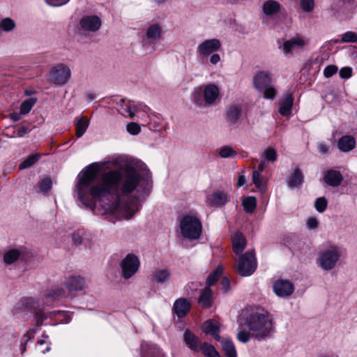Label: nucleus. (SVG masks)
<instances>
[{"label":"nucleus","instance_id":"nucleus-1","mask_svg":"<svg viewBox=\"0 0 357 357\" xmlns=\"http://www.w3.org/2000/svg\"><path fill=\"white\" fill-rule=\"evenodd\" d=\"M98 171L92 164L82 172L76 185L79 201L86 208L93 209L95 204L90 200L91 197L94 201L102 202L105 211L126 219L131 218L139 209L137 201L123 202L121 196L114 192L126 196L139 187L142 194L147 196L152 184L149 170L145 169L140 174L134 167L126 165L123 172L109 171L96 182Z\"/></svg>","mask_w":357,"mask_h":357},{"label":"nucleus","instance_id":"nucleus-2","mask_svg":"<svg viewBox=\"0 0 357 357\" xmlns=\"http://www.w3.org/2000/svg\"><path fill=\"white\" fill-rule=\"evenodd\" d=\"M245 325L250 331L252 337L259 341L270 337L274 332L272 321L266 315L259 312L248 314Z\"/></svg>","mask_w":357,"mask_h":357},{"label":"nucleus","instance_id":"nucleus-3","mask_svg":"<svg viewBox=\"0 0 357 357\" xmlns=\"http://www.w3.org/2000/svg\"><path fill=\"white\" fill-rule=\"evenodd\" d=\"M14 314L19 316L22 313L28 314L32 312L36 317V326H41L43 321L46 320L48 317H51L60 313V311H52L46 314L43 309L40 307L38 305V300L31 297H26L21 298L15 305L14 307Z\"/></svg>","mask_w":357,"mask_h":357},{"label":"nucleus","instance_id":"nucleus-4","mask_svg":"<svg viewBox=\"0 0 357 357\" xmlns=\"http://www.w3.org/2000/svg\"><path fill=\"white\" fill-rule=\"evenodd\" d=\"M180 229L182 236L190 240L198 239L202 231L200 220L196 215L186 214L180 219Z\"/></svg>","mask_w":357,"mask_h":357},{"label":"nucleus","instance_id":"nucleus-5","mask_svg":"<svg viewBox=\"0 0 357 357\" xmlns=\"http://www.w3.org/2000/svg\"><path fill=\"white\" fill-rule=\"evenodd\" d=\"M343 253L342 247L337 245H331L327 249L319 253V264L324 271L334 268Z\"/></svg>","mask_w":357,"mask_h":357},{"label":"nucleus","instance_id":"nucleus-6","mask_svg":"<svg viewBox=\"0 0 357 357\" xmlns=\"http://www.w3.org/2000/svg\"><path fill=\"white\" fill-rule=\"evenodd\" d=\"M257 268L255 250H249L241 255L236 266V272L243 277L250 276Z\"/></svg>","mask_w":357,"mask_h":357},{"label":"nucleus","instance_id":"nucleus-7","mask_svg":"<svg viewBox=\"0 0 357 357\" xmlns=\"http://www.w3.org/2000/svg\"><path fill=\"white\" fill-rule=\"evenodd\" d=\"M50 82L56 86H63L71 77V70L66 64L60 63L52 66L49 73Z\"/></svg>","mask_w":357,"mask_h":357},{"label":"nucleus","instance_id":"nucleus-8","mask_svg":"<svg viewBox=\"0 0 357 357\" xmlns=\"http://www.w3.org/2000/svg\"><path fill=\"white\" fill-rule=\"evenodd\" d=\"M119 265L121 269V277L128 280L138 271L140 261L136 255L129 253L121 260Z\"/></svg>","mask_w":357,"mask_h":357},{"label":"nucleus","instance_id":"nucleus-9","mask_svg":"<svg viewBox=\"0 0 357 357\" xmlns=\"http://www.w3.org/2000/svg\"><path fill=\"white\" fill-rule=\"evenodd\" d=\"M162 26L158 23L151 24L146 29V34L143 37V46L155 45L162 38Z\"/></svg>","mask_w":357,"mask_h":357},{"label":"nucleus","instance_id":"nucleus-10","mask_svg":"<svg viewBox=\"0 0 357 357\" xmlns=\"http://www.w3.org/2000/svg\"><path fill=\"white\" fill-rule=\"evenodd\" d=\"M220 47L221 43L220 40L216 38L208 39L198 45L197 52L202 58H204L218 51Z\"/></svg>","mask_w":357,"mask_h":357},{"label":"nucleus","instance_id":"nucleus-11","mask_svg":"<svg viewBox=\"0 0 357 357\" xmlns=\"http://www.w3.org/2000/svg\"><path fill=\"white\" fill-rule=\"evenodd\" d=\"M274 293L279 297H288L294 291V285L287 280L280 279L273 285Z\"/></svg>","mask_w":357,"mask_h":357},{"label":"nucleus","instance_id":"nucleus-12","mask_svg":"<svg viewBox=\"0 0 357 357\" xmlns=\"http://www.w3.org/2000/svg\"><path fill=\"white\" fill-rule=\"evenodd\" d=\"M102 25L101 19L98 15H85L79 20L80 28L86 31L96 32Z\"/></svg>","mask_w":357,"mask_h":357},{"label":"nucleus","instance_id":"nucleus-13","mask_svg":"<svg viewBox=\"0 0 357 357\" xmlns=\"http://www.w3.org/2000/svg\"><path fill=\"white\" fill-rule=\"evenodd\" d=\"M272 82L271 74L268 71H259L253 77V84L259 91H262L266 87L269 86Z\"/></svg>","mask_w":357,"mask_h":357},{"label":"nucleus","instance_id":"nucleus-14","mask_svg":"<svg viewBox=\"0 0 357 357\" xmlns=\"http://www.w3.org/2000/svg\"><path fill=\"white\" fill-rule=\"evenodd\" d=\"M241 114L242 105L238 103H232L227 108L225 119L228 123L235 124L241 118Z\"/></svg>","mask_w":357,"mask_h":357},{"label":"nucleus","instance_id":"nucleus-15","mask_svg":"<svg viewBox=\"0 0 357 357\" xmlns=\"http://www.w3.org/2000/svg\"><path fill=\"white\" fill-rule=\"evenodd\" d=\"M190 308V302L185 298H180L175 301L172 310L178 318H183L188 314Z\"/></svg>","mask_w":357,"mask_h":357},{"label":"nucleus","instance_id":"nucleus-16","mask_svg":"<svg viewBox=\"0 0 357 357\" xmlns=\"http://www.w3.org/2000/svg\"><path fill=\"white\" fill-rule=\"evenodd\" d=\"M324 181L329 186L338 187L343 181V176L339 171L329 169L324 173Z\"/></svg>","mask_w":357,"mask_h":357},{"label":"nucleus","instance_id":"nucleus-17","mask_svg":"<svg viewBox=\"0 0 357 357\" xmlns=\"http://www.w3.org/2000/svg\"><path fill=\"white\" fill-rule=\"evenodd\" d=\"M283 244L294 254L301 250L303 246V241L295 234L288 235L283 238Z\"/></svg>","mask_w":357,"mask_h":357},{"label":"nucleus","instance_id":"nucleus-18","mask_svg":"<svg viewBox=\"0 0 357 357\" xmlns=\"http://www.w3.org/2000/svg\"><path fill=\"white\" fill-rule=\"evenodd\" d=\"M202 330L206 334L213 336L216 340L219 341L220 340L219 335L220 326L218 321L213 319L204 321L202 324Z\"/></svg>","mask_w":357,"mask_h":357},{"label":"nucleus","instance_id":"nucleus-19","mask_svg":"<svg viewBox=\"0 0 357 357\" xmlns=\"http://www.w3.org/2000/svg\"><path fill=\"white\" fill-rule=\"evenodd\" d=\"M65 285L69 291H81L84 288L85 279L80 275L70 276L66 280Z\"/></svg>","mask_w":357,"mask_h":357},{"label":"nucleus","instance_id":"nucleus-20","mask_svg":"<svg viewBox=\"0 0 357 357\" xmlns=\"http://www.w3.org/2000/svg\"><path fill=\"white\" fill-rule=\"evenodd\" d=\"M183 339L187 346L193 351L197 352L199 351L200 344H202L199 337L195 335L189 329L184 331Z\"/></svg>","mask_w":357,"mask_h":357},{"label":"nucleus","instance_id":"nucleus-21","mask_svg":"<svg viewBox=\"0 0 357 357\" xmlns=\"http://www.w3.org/2000/svg\"><path fill=\"white\" fill-rule=\"evenodd\" d=\"M24 250L22 248L8 250L3 255V262L6 265L12 264L18 259H24Z\"/></svg>","mask_w":357,"mask_h":357},{"label":"nucleus","instance_id":"nucleus-22","mask_svg":"<svg viewBox=\"0 0 357 357\" xmlns=\"http://www.w3.org/2000/svg\"><path fill=\"white\" fill-rule=\"evenodd\" d=\"M220 93L219 88L214 84H209L204 90V100L206 104L212 105L215 102Z\"/></svg>","mask_w":357,"mask_h":357},{"label":"nucleus","instance_id":"nucleus-23","mask_svg":"<svg viewBox=\"0 0 357 357\" xmlns=\"http://www.w3.org/2000/svg\"><path fill=\"white\" fill-rule=\"evenodd\" d=\"M294 102V97L291 93H287L280 101L279 113L284 116L290 114Z\"/></svg>","mask_w":357,"mask_h":357},{"label":"nucleus","instance_id":"nucleus-24","mask_svg":"<svg viewBox=\"0 0 357 357\" xmlns=\"http://www.w3.org/2000/svg\"><path fill=\"white\" fill-rule=\"evenodd\" d=\"M356 146V139L351 135H344L339 139L338 149L342 152H349L353 150Z\"/></svg>","mask_w":357,"mask_h":357},{"label":"nucleus","instance_id":"nucleus-25","mask_svg":"<svg viewBox=\"0 0 357 357\" xmlns=\"http://www.w3.org/2000/svg\"><path fill=\"white\" fill-rule=\"evenodd\" d=\"M246 241L244 236L241 232H236L232 236L233 250L236 255L241 254L245 249Z\"/></svg>","mask_w":357,"mask_h":357},{"label":"nucleus","instance_id":"nucleus-26","mask_svg":"<svg viewBox=\"0 0 357 357\" xmlns=\"http://www.w3.org/2000/svg\"><path fill=\"white\" fill-rule=\"evenodd\" d=\"M211 298L212 290L208 287H205L200 291L198 303L204 308L210 307L212 305Z\"/></svg>","mask_w":357,"mask_h":357},{"label":"nucleus","instance_id":"nucleus-27","mask_svg":"<svg viewBox=\"0 0 357 357\" xmlns=\"http://www.w3.org/2000/svg\"><path fill=\"white\" fill-rule=\"evenodd\" d=\"M303 174L300 168L296 167L291 176L287 178V183L289 188H295L303 183Z\"/></svg>","mask_w":357,"mask_h":357},{"label":"nucleus","instance_id":"nucleus-28","mask_svg":"<svg viewBox=\"0 0 357 357\" xmlns=\"http://www.w3.org/2000/svg\"><path fill=\"white\" fill-rule=\"evenodd\" d=\"M280 4L273 0H268L263 4V12L266 16L278 14L280 10Z\"/></svg>","mask_w":357,"mask_h":357},{"label":"nucleus","instance_id":"nucleus-29","mask_svg":"<svg viewBox=\"0 0 357 357\" xmlns=\"http://www.w3.org/2000/svg\"><path fill=\"white\" fill-rule=\"evenodd\" d=\"M211 201L214 206H222L228 202V195L223 191L217 190L211 195Z\"/></svg>","mask_w":357,"mask_h":357},{"label":"nucleus","instance_id":"nucleus-30","mask_svg":"<svg viewBox=\"0 0 357 357\" xmlns=\"http://www.w3.org/2000/svg\"><path fill=\"white\" fill-rule=\"evenodd\" d=\"M152 276L157 283L164 284L170 279L171 272L167 268L158 269L153 273Z\"/></svg>","mask_w":357,"mask_h":357},{"label":"nucleus","instance_id":"nucleus-31","mask_svg":"<svg viewBox=\"0 0 357 357\" xmlns=\"http://www.w3.org/2000/svg\"><path fill=\"white\" fill-rule=\"evenodd\" d=\"M304 40L301 38H292L287 40L283 44V52L285 54L290 53L292 48L295 46L303 47Z\"/></svg>","mask_w":357,"mask_h":357},{"label":"nucleus","instance_id":"nucleus-32","mask_svg":"<svg viewBox=\"0 0 357 357\" xmlns=\"http://www.w3.org/2000/svg\"><path fill=\"white\" fill-rule=\"evenodd\" d=\"M222 347L226 357H237L234 344L230 340H223Z\"/></svg>","mask_w":357,"mask_h":357},{"label":"nucleus","instance_id":"nucleus-33","mask_svg":"<svg viewBox=\"0 0 357 357\" xmlns=\"http://www.w3.org/2000/svg\"><path fill=\"white\" fill-rule=\"evenodd\" d=\"M65 296L66 291L61 288L48 289L45 295V298L52 302Z\"/></svg>","mask_w":357,"mask_h":357},{"label":"nucleus","instance_id":"nucleus-34","mask_svg":"<svg viewBox=\"0 0 357 357\" xmlns=\"http://www.w3.org/2000/svg\"><path fill=\"white\" fill-rule=\"evenodd\" d=\"M199 351H202L206 357H220L215 347L206 342L200 344Z\"/></svg>","mask_w":357,"mask_h":357},{"label":"nucleus","instance_id":"nucleus-35","mask_svg":"<svg viewBox=\"0 0 357 357\" xmlns=\"http://www.w3.org/2000/svg\"><path fill=\"white\" fill-rule=\"evenodd\" d=\"M242 206L246 213H253L257 206L256 197L252 196L245 197L242 201Z\"/></svg>","mask_w":357,"mask_h":357},{"label":"nucleus","instance_id":"nucleus-36","mask_svg":"<svg viewBox=\"0 0 357 357\" xmlns=\"http://www.w3.org/2000/svg\"><path fill=\"white\" fill-rule=\"evenodd\" d=\"M89 124V120L85 116L82 117L75 123L77 137H81L84 134Z\"/></svg>","mask_w":357,"mask_h":357},{"label":"nucleus","instance_id":"nucleus-37","mask_svg":"<svg viewBox=\"0 0 357 357\" xmlns=\"http://www.w3.org/2000/svg\"><path fill=\"white\" fill-rule=\"evenodd\" d=\"M222 272L223 268L222 267H218L213 272L210 273L206 279V287L210 288L211 286L214 285L218 282Z\"/></svg>","mask_w":357,"mask_h":357},{"label":"nucleus","instance_id":"nucleus-38","mask_svg":"<svg viewBox=\"0 0 357 357\" xmlns=\"http://www.w3.org/2000/svg\"><path fill=\"white\" fill-rule=\"evenodd\" d=\"M252 182L260 192H264L266 190V184L261 181L260 174L258 171L255 170L252 172Z\"/></svg>","mask_w":357,"mask_h":357},{"label":"nucleus","instance_id":"nucleus-39","mask_svg":"<svg viewBox=\"0 0 357 357\" xmlns=\"http://www.w3.org/2000/svg\"><path fill=\"white\" fill-rule=\"evenodd\" d=\"M36 98H29L24 101H23L20 105V114H28L35 103L36 102Z\"/></svg>","mask_w":357,"mask_h":357},{"label":"nucleus","instance_id":"nucleus-40","mask_svg":"<svg viewBox=\"0 0 357 357\" xmlns=\"http://www.w3.org/2000/svg\"><path fill=\"white\" fill-rule=\"evenodd\" d=\"M40 158L39 154H32L20 165V169L29 168L33 165Z\"/></svg>","mask_w":357,"mask_h":357},{"label":"nucleus","instance_id":"nucleus-41","mask_svg":"<svg viewBox=\"0 0 357 357\" xmlns=\"http://www.w3.org/2000/svg\"><path fill=\"white\" fill-rule=\"evenodd\" d=\"M31 131V129L29 126H21L19 128L13 129L10 134L6 133V135H10V137H22L26 134L29 133Z\"/></svg>","mask_w":357,"mask_h":357},{"label":"nucleus","instance_id":"nucleus-42","mask_svg":"<svg viewBox=\"0 0 357 357\" xmlns=\"http://www.w3.org/2000/svg\"><path fill=\"white\" fill-rule=\"evenodd\" d=\"M52 187V181L50 178H45L42 179L39 184V188L40 192L43 194L48 193Z\"/></svg>","mask_w":357,"mask_h":357},{"label":"nucleus","instance_id":"nucleus-43","mask_svg":"<svg viewBox=\"0 0 357 357\" xmlns=\"http://www.w3.org/2000/svg\"><path fill=\"white\" fill-rule=\"evenodd\" d=\"M328 205V201L324 197L317 198L314 202V207L319 213L325 211Z\"/></svg>","mask_w":357,"mask_h":357},{"label":"nucleus","instance_id":"nucleus-44","mask_svg":"<svg viewBox=\"0 0 357 357\" xmlns=\"http://www.w3.org/2000/svg\"><path fill=\"white\" fill-rule=\"evenodd\" d=\"M219 155L221 158H227L234 157L236 155L235 151L229 146H225L222 147L219 151Z\"/></svg>","mask_w":357,"mask_h":357},{"label":"nucleus","instance_id":"nucleus-45","mask_svg":"<svg viewBox=\"0 0 357 357\" xmlns=\"http://www.w3.org/2000/svg\"><path fill=\"white\" fill-rule=\"evenodd\" d=\"M342 43H355L357 42V33L352 31H347L342 35Z\"/></svg>","mask_w":357,"mask_h":357},{"label":"nucleus","instance_id":"nucleus-46","mask_svg":"<svg viewBox=\"0 0 357 357\" xmlns=\"http://www.w3.org/2000/svg\"><path fill=\"white\" fill-rule=\"evenodd\" d=\"M264 157L268 161L275 162L278 158L277 152L273 148L268 147L264 152Z\"/></svg>","mask_w":357,"mask_h":357},{"label":"nucleus","instance_id":"nucleus-47","mask_svg":"<svg viewBox=\"0 0 357 357\" xmlns=\"http://www.w3.org/2000/svg\"><path fill=\"white\" fill-rule=\"evenodd\" d=\"M260 92L263 93V96L266 99H273L276 96V90L271 86V84Z\"/></svg>","mask_w":357,"mask_h":357},{"label":"nucleus","instance_id":"nucleus-48","mask_svg":"<svg viewBox=\"0 0 357 357\" xmlns=\"http://www.w3.org/2000/svg\"><path fill=\"white\" fill-rule=\"evenodd\" d=\"M127 131L133 135H136L139 134L141 131V128L138 123L135 122H131L127 124L126 126Z\"/></svg>","mask_w":357,"mask_h":357},{"label":"nucleus","instance_id":"nucleus-49","mask_svg":"<svg viewBox=\"0 0 357 357\" xmlns=\"http://www.w3.org/2000/svg\"><path fill=\"white\" fill-rule=\"evenodd\" d=\"M250 337H252L250 331L247 332L243 330L240 331L236 335L238 340L243 343L248 342L250 340Z\"/></svg>","mask_w":357,"mask_h":357},{"label":"nucleus","instance_id":"nucleus-50","mask_svg":"<svg viewBox=\"0 0 357 357\" xmlns=\"http://www.w3.org/2000/svg\"><path fill=\"white\" fill-rule=\"evenodd\" d=\"M301 6L305 12H311L314 8V0H301Z\"/></svg>","mask_w":357,"mask_h":357},{"label":"nucleus","instance_id":"nucleus-51","mask_svg":"<svg viewBox=\"0 0 357 357\" xmlns=\"http://www.w3.org/2000/svg\"><path fill=\"white\" fill-rule=\"evenodd\" d=\"M122 109L124 111V113H123V115H126V114H127L128 116L131 119L134 118L135 112H136L137 110L136 106L134 105L132 107L130 105H127V104L123 107V109Z\"/></svg>","mask_w":357,"mask_h":357},{"label":"nucleus","instance_id":"nucleus-52","mask_svg":"<svg viewBox=\"0 0 357 357\" xmlns=\"http://www.w3.org/2000/svg\"><path fill=\"white\" fill-rule=\"evenodd\" d=\"M337 67L334 65H330L325 68L324 75L326 77H331L337 72Z\"/></svg>","mask_w":357,"mask_h":357},{"label":"nucleus","instance_id":"nucleus-53","mask_svg":"<svg viewBox=\"0 0 357 357\" xmlns=\"http://www.w3.org/2000/svg\"><path fill=\"white\" fill-rule=\"evenodd\" d=\"M352 69L350 67H344L339 72L340 77L342 79H348L351 77Z\"/></svg>","mask_w":357,"mask_h":357},{"label":"nucleus","instance_id":"nucleus-54","mask_svg":"<svg viewBox=\"0 0 357 357\" xmlns=\"http://www.w3.org/2000/svg\"><path fill=\"white\" fill-rule=\"evenodd\" d=\"M70 0H45V3L50 6L56 7L65 5Z\"/></svg>","mask_w":357,"mask_h":357},{"label":"nucleus","instance_id":"nucleus-55","mask_svg":"<svg viewBox=\"0 0 357 357\" xmlns=\"http://www.w3.org/2000/svg\"><path fill=\"white\" fill-rule=\"evenodd\" d=\"M306 225L309 229H314L318 227V220L314 217H310L307 219Z\"/></svg>","mask_w":357,"mask_h":357},{"label":"nucleus","instance_id":"nucleus-56","mask_svg":"<svg viewBox=\"0 0 357 357\" xmlns=\"http://www.w3.org/2000/svg\"><path fill=\"white\" fill-rule=\"evenodd\" d=\"M37 329L36 328H29L28 331L24 334L23 336V340L26 342H28L29 340H31L34 334L36 333Z\"/></svg>","mask_w":357,"mask_h":357},{"label":"nucleus","instance_id":"nucleus-57","mask_svg":"<svg viewBox=\"0 0 357 357\" xmlns=\"http://www.w3.org/2000/svg\"><path fill=\"white\" fill-rule=\"evenodd\" d=\"M72 241L78 245L82 243L83 238L78 233H73L72 234Z\"/></svg>","mask_w":357,"mask_h":357},{"label":"nucleus","instance_id":"nucleus-58","mask_svg":"<svg viewBox=\"0 0 357 357\" xmlns=\"http://www.w3.org/2000/svg\"><path fill=\"white\" fill-rule=\"evenodd\" d=\"M318 151L321 154L325 155L328 152V146L324 144H319L317 146Z\"/></svg>","mask_w":357,"mask_h":357},{"label":"nucleus","instance_id":"nucleus-59","mask_svg":"<svg viewBox=\"0 0 357 357\" xmlns=\"http://www.w3.org/2000/svg\"><path fill=\"white\" fill-rule=\"evenodd\" d=\"M220 61V56L218 54H213L210 57V63L215 65Z\"/></svg>","mask_w":357,"mask_h":357},{"label":"nucleus","instance_id":"nucleus-60","mask_svg":"<svg viewBox=\"0 0 357 357\" xmlns=\"http://www.w3.org/2000/svg\"><path fill=\"white\" fill-rule=\"evenodd\" d=\"M246 183V178L244 175H239L238 178L237 187H241Z\"/></svg>","mask_w":357,"mask_h":357},{"label":"nucleus","instance_id":"nucleus-61","mask_svg":"<svg viewBox=\"0 0 357 357\" xmlns=\"http://www.w3.org/2000/svg\"><path fill=\"white\" fill-rule=\"evenodd\" d=\"M222 286L224 289V292H227L229 288V281L227 278H224L222 280Z\"/></svg>","mask_w":357,"mask_h":357},{"label":"nucleus","instance_id":"nucleus-62","mask_svg":"<svg viewBox=\"0 0 357 357\" xmlns=\"http://www.w3.org/2000/svg\"><path fill=\"white\" fill-rule=\"evenodd\" d=\"M85 97L88 101H92L96 98V95L93 93H86Z\"/></svg>","mask_w":357,"mask_h":357},{"label":"nucleus","instance_id":"nucleus-63","mask_svg":"<svg viewBox=\"0 0 357 357\" xmlns=\"http://www.w3.org/2000/svg\"><path fill=\"white\" fill-rule=\"evenodd\" d=\"M10 119L16 122L20 119V114L17 113H13L10 115Z\"/></svg>","mask_w":357,"mask_h":357},{"label":"nucleus","instance_id":"nucleus-64","mask_svg":"<svg viewBox=\"0 0 357 357\" xmlns=\"http://www.w3.org/2000/svg\"><path fill=\"white\" fill-rule=\"evenodd\" d=\"M194 101L197 105L201 106L202 105V100L199 97V95H195Z\"/></svg>","mask_w":357,"mask_h":357}]
</instances>
